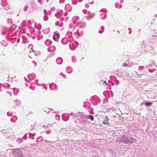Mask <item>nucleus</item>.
I'll list each match as a JSON object with an SVG mask.
<instances>
[{
	"label": "nucleus",
	"instance_id": "nucleus-1",
	"mask_svg": "<svg viewBox=\"0 0 157 157\" xmlns=\"http://www.w3.org/2000/svg\"><path fill=\"white\" fill-rule=\"evenodd\" d=\"M60 37V34L56 32H54L53 33V39L55 41H58Z\"/></svg>",
	"mask_w": 157,
	"mask_h": 157
},
{
	"label": "nucleus",
	"instance_id": "nucleus-2",
	"mask_svg": "<svg viewBox=\"0 0 157 157\" xmlns=\"http://www.w3.org/2000/svg\"><path fill=\"white\" fill-rule=\"evenodd\" d=\"M105 120L103 122V123L104 124H108V122L109 121V118L107 116H106L105 117Z\"/></svg>",
	"mask_w": 157,
	"mask_h": 157
},
{
	"label": "nucleus",
	"instance_id": "nucleus-3",
	"mask_svg": "<svg viewBox=\"0 0 157 157\" xmlns=\"http://www.w3.org/2000/svg\"><path fill=\"white\" fill-rule=\"evenodd\" d=\"M136 141V140L134 138H132L130 140L128 141H126L125 142H124V143L126 144H128L129 143L133 142Z\"/></svg>",
	"mask_w": 157,
	"mask_h": 157
},
{
	"label": "nucleus",
	"instance_id": "nucleus-4",
	"mask_svg": "<svg viewBox=\"0 0 157 157\" xmlns=\"http://www.w3.org/2000/svg\"><path fill=\"white\" fill-rule=\"evenodd\" d=\"M145 105L146 106H150L151 105L152 103L146 101L144 103Z\"/></svg>",
	"mask_w": 157,
	"mask_h": 157
},
{
	"label": "nucleus",
	"instance_id": "nucleus-5",
	"mask_svg": "<svg viewBox=\"0 0 157 157\" xmlns=\"http://www.w3.org/2000/svg\"><path fill=\"white\" fill-rule=\"evenodd\" d=\"M88 118L89 119L93 121L94 120V118L93 116L91 115H89Z\"/></svg>",
	"mask_w": 157,
	"mask_h": 157
},
{
	"label": "nucleus",
	"instance_id": "nucleus-6",
	"mask_svg": "<svg viewBox=\"0 0 157 157\" xmlns=\"http://www.w3.org/2000/svg\"><path fill=\"white\" fill-rule=\"evenodd\" d=\"M104 83H105V84H106V82L105 81H104Z\"/></svg>",
	"mask_w": 157,
	"mask_h": 157
},
{
	"label": "nucleus",
	"instance_id": "nucleus-7",
	"mask_svg": "<svg viewBox=\"0 0 157 157\" xmlns=\"http://www.w3.org/2000/svg\"><path fill=\"white\" fill-rule=\"evenodd\" d=\"M16 157H18L16 156ZM23 157L22 155H21V157Z\"/></svg>",
	"mask_w": 157,
	"mask_h": 157
},
{
	"label": "nucleus",
	"instance_id": "nucleus-8",
	"mask_svg": "<svg viewBox=\"0 0 157 157\" xmlns=\"http://www.w3.org/2000/svg\"><path fill=\"white\" fill-rule=\"evenodd\" d=\"M125 66H127V64H125Z\"/></svg>",
	"mask_w": 157,
	"mask_h": 157
}]
</instances>
